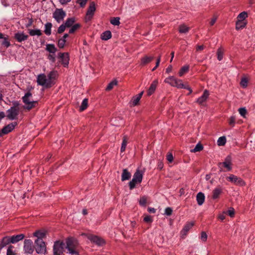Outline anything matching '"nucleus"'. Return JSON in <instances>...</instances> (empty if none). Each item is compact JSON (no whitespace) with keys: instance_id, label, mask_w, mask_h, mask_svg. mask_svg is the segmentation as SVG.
I'll use <instances>...</instances> for the list:
<instances>
[{"instance_id":"f257e3e1","label":"nucleus","mask_w":255,"mask_h":255,"mask_svg":"<svg viewBox=\"0 0 255 255\" xmlns=\"http://www.w3.org/2000/svg\"><path fill=\"white\" fill-rule=\"evenodd\" d=\"M65 248L68 253L72 255H80L79 253V243L78 241L73 237L67 238L65 240Z\"/></svg>"},{"instance_id":"f03ea898","label":"nucleus","mask_w":255,"mask_h":255,"mask_svg":"<svg viewBox=\"0 0 255 255\" xmlns=\"http://www.w3.org/2000/svg\"><path fill=\"white\" fill-rule=\"evenodd\" d=\"M12 106L6 111V117L9 120L17 119L20 110V103L18 101H15L12 102Z\"/></svg>"},{"instance_id":"7ed1b4c3","label":"nucleus","mask_w":255,"mask_h":255,"mask_svg":"<svg viewBox=\"0 0 255 255\" xmlns=\"http://www.w3.org/2000/svg\"><path fill=\"white\" fill-rule=\"evenodd\" d=\"M143 172L139 169H137L133 174L132 180L129 182L128 186L130 190L135 187L136 184H140L142 180Z\"/></svg>"},{"instance_id":"20e7f679","label":"nucleus","mask_w":255,"mask_h":255,"mask_svg":"<svg viewBox=\"0 0 255 255\" xmlns=\"http://www.w3.org/2000/svg\"><path fill=\"white\" fill-rule=\"evenodd\" d=\"M37 82L38 85L44 87L45 88H50L53 85V82L50 81L44 74L38 75Z\"/></svg>"},{"instance_id":"39448f33","label":"nucleus","mask_w":255,"mask_h":255,"mask_svg":"<svg viewBox=\"0 0 255 255\" xmlns=\"http://www.w3.org/2000/svg\"><path fill=\"white\" fill-rule=\"evenodd\" d=\"M226 179L236 186H244L246 184L243 179L234 174H230L226 178Z\"/></svg>"},{"instance_id":"423d86ee","label":"nucleus","mask_w":255,"mask_h":255,"mask_svg":"<svg viewBox=\"0 0 255 255\" xmlns=\"http://www.w3.org/2000/svg\"><path fill=\"white\" fill-rule=\"evenodd\" d=\"M35 250L38 254H45L46 253L45 243L41 239H36L35 241Z\"/></svg>"},{"instance_id":"0eeeda50","label":"nucleus","mask_w":255,"mask_h":255,"mask_svg":"<svg viewBox=\"0 0 255 255\" xmlns=\"http://www.w3.org/2000/svg\"><path fill=\"white\" fill-rule=\"evenodd\" d=\"M65 247V243L63 241L55 242L53 246V255H62Z\"/></svg>"},{"instance_id":"6e6552de","label":"nucleus","mask_w":255,"mask_h":255,"mask_svg":"<svg viewBox=\"0 0 255 255\" xmlns=\"http://www.w3.org/2000/svg\"><path fill=\"white\" fill-rule=\"evenodd\" d=\"M34 250L32 241L30 239H26L24 241L23 251L25 254L31 255Z\"/></svg>"},{"instance_id":"1a4fd4ad","label":"nucleus","mask_w":255,"mask_h":255,"mask_svg":"<svg viewBox=\"0 0 255 255\" xmlns=\"http://www.w3.org/2000/svg\"><path fill=\"white\" fill-rule=\"evenodd\" d=\"M66 16V12L62 8H57L53 13V17L58 23L61 22Z\"/></svg>"},{"instance_id":"9d476101","label":"nucleus","mask_w":255,"mask_h":255,"mask_svg":"<svg viewBox=\"0 0 255 255\" xmlns=\"http://www.w3.org/2000/svg\"><path fill=\"white\" fill-rule=\"evenodd\" d=\"M17 125V122H14L4 126L1 129H0L2 136L11 132Z\"/></svg>"},{"instance_id":"9b49d317","label":"nucleus","mask_w":255,"mask_h":255,"mask_svg":"<svg viewBox=\"0 0 255 255\" xmlns=\"http://www.w3.org/2000/svg\"><path fill=\"white\" fill-rule=\"evenodd\" d=\"M221 165L226 168L227 171H231L232 169V157L231 155H228L225 159V161L223 162H220L218 163V166L220 167Z\"/></svg>"},{"instance_id":"f8f14e48","label":"nucleus","mask_w":255,"mask_h":255,"mask_svg":"<svg viewBox=\"0 0 255 255\" xmlns=\"http://www.w3.org/2000/svg\"><path fill=\"white\" fill-rule=\"evenodd\" d=\"M95 11V3L94 1H92L90 3V5L88 8L86 13V19L88 20H90L92 18Z\"/></svg>"},{"instance_id":"ddd939ff","label":"nucleus","mask_w":255,"mask_h":255,"mask_svg":"<svg viewBox=\"0 0 255 255\" xmlns=\"http://www.w3.org/2000/svg\"><path fill=\"white\" fill-rule=\"evenodd\" d=\"M194 225V222H187L180 232L181 237L184 238Z\"/></svg>"},{"instance_id":"4468645a","label":"nucleus","mask_w":255,"mask_h":255,"mask_svg":"<svg viewBox=\"0 0 255 255\" xmlns=\"http://www.w3.org/2000/svg\"><path fill=\"white\" fill-rule=\"evenodd\" d=\"M59 58L61 59L62 64L65 67L68 66L69 61V56L68 53H59Z\"/></svg>"},{"instance_id":"2eb2a0df","label":"nucleus","mask_w":255,"mask_h":255,"mask_svg":"<svg viewBox=\"0 0 255 255\" xmlns=\"http://www.w3.org/2000/svg\"><path fill=\"white\" fill-rule=\"evenodd\" d=\"M175 83H176L175 85H174V87H177V88L185 89L189 90V93L188 95L190 94L192 92V90L191 89V88L189 86L185 85L182 83V81L181 80L176 79Z\"/></svg>"},{"instance_id":"dca6fc26","label":"nucleus","mask_w":255,"mask_h":255,"mask_svg":"<svg viewBox=\"0 0 255 255\" xmlns=\"http://www.w3.org/2000/svg\"><path fill=\"white\" fill-rule=\"evenodd\" d=\"M28 37L27 35L25 34L23 32H17L14 34V38L18 42H21L26 40Z\"/></svg>"},{"instance_id":"f3484780","label":"nucleus","mask_w":255,"mask_h":255,"mask_svg":"<svg viewBox=\"0 0 255 255\" xmlns=\"http://www.w3.org/2000/svg\"><path fill=\"white\" fill-rule=\"evenodd\" d=\"M25 237V236L23 234H20L17 235H14L12 236H9V239H10V242L11 244H15L19 241L22 240Z\"/></svg>"},{"instance_id":"a211bd4d","label":"nucleus","mask_w":255,"mask_h":255,"mask_svg":"<svg viewBox=\"0 0 255 255\" xmlns=\"http://www.w3.org/2000/svg\"><path fill=\"white\" fill-rule=\"evenodd\" d=\"M23 102L25 104V106L23 107L24 109L28 111L35 107L38 104V102L37 101H30V100H28L26 102L25 101Z\"/></svg>"},{"instance_id":"6ab92c4d","label":"nucleus","mask_w":255,"mask_h":255,"mask_svg":"<svg viewBox=\"0 0 255 255\" xmlns=\"http://www.w3.org/2000/svg\"><path fill=\"white\" fill-rule=\"evenodd\" d=\"M209 95V91L207 90H205L204 91L203 95L197 100V103L199 105H202L203 103H204L207 100Z\"/></svg>"},{"instance_id":"aec40b11","label":"nucleus","mask_w":255,"mask_h":255,"mask_svg":"<svg viewBox=\"0 0 255 255\" xmlns=\"http://www.w3.org/2000/svg\"><path fill=\"white\" fill-rule=\"evenodd\" d=\"M89 240L96 244L101 246L105 243L104 241L97 236H92L89 238Z\"/></svg>"},{"instance_id":"412c9836","label":"nucleus","mask_w":255,"mask_h":255,"mask_svg":"<svg viewBox=\"0 0 255 255\" xmlns=\"http://www.w3.org/2000/svg\"><path fill=\"white\" fill-rule=\"evenodd\" d=\"M158 82L157 80H154L152 83L151 84L148 91H147V95L148 96L151 95L155 91L156 87L158 85Z\"/></svg>"},{"instance_id":"4be33fe9","label":"nucleus","mask_w":255,"mask_h":255,"mask_svg":"<svg viewBox=\"0 0 255 255\" xmlns=\"http://www.w3.org/2000/svg\"><path fill=\"white\" fill-rule=\"evenodd\" d=\"M222 193V187L219 186L217 187L213 190L212 199H218Z\"/></svg>"},{"instance_id":"5701e85b","label":"nucleus","mask_w":255,"mask_h":255,"mask_svg":"<svg viewBox=\"0 0 255 255\" xmlns=\"http://www.w3.org/2000/svg\"><path fill=\"white\" fill-rule=\"evenodd\" d=\"M10 242L9 236H5L0 240V250H1L6 246L8 245Z\"/></svg>"},{"instance_id":"b1692460","label":"nucleus","mask_w":255,"mask_h":255,"mask_svg":"<svg viewBox=\"0 0 255 255\" xmlns=\"http://www.w3.org/2000/svg\"><path fill=\"white\" fill-rule=\"evenodd\" d=\"M143 91L141 92L138 95L133 97L131 100L132 105L133 106H135L138 105L139 100H140L143 94Z\"/></svg>"},{"instance_id":"393cba45","label":"nucleus","mask_w":255,"mask_h":255,"mask_svg":"<svg viewBox=\"0 0 255 255\" xmlns=\"http://www.w3.org/2000/svg\"><path fill=\"white\" fill-rule=\"evenodd\" d=\"M131 177V173L127 169H124L122 174L121 180L122 181L129 180Z\"/></svg>"},{"instance_id":"a878e982","label":"nucleus","mask_w":255,"mask_h":255,"mask_svg":"<svg viewBox=\"0 0 255 255\" xmlns=\"http://www.w3.org/2000/svg\"><path fill=\"white\" fill-rule=\"evenodd\" d=\"M196 200L197 203L199 205H202L205 201V195L204 194L201 192H199L196 196Z\"/></svg>"},{"instance_id":"bb28decb","label":"nucleus","mask_w":255,"mask_h":255,"mask_svg":"<svg viewBox=\"0 0 255 255\" xmlns=\"http://www.w3.org/2000/svg\"><path fill=\"white\" fill-rule=\"evenodd\" d=\"M154 59L153 56H145L141 59V65L144 66L151 62Z\"/></svg>"},{"instance_id":"cd10ccee","label":"nucleus","mask_w":255,"mask_h":255,"mask_svg":"<svg viewBox=\"0 0 255 255\" xmlns=\"http://www.w3.org/2000/svg\"><path fill=\"white\" fill-rule=\"evenodd\" d=\"M112 37V33L110 30L103 32L101 35V38L103 40H108Z\"/></svg>"},{"instance_id":"c85d7f7f","label":"nucleus","mask_w":255,"mask_h":255,"mask_svg":"<svg viewBox=\"0 0 255 255\" xmlns=\"http://www.w3.org/2000/svg\"><path fill=\"white\" fill-rule=\"evenodd\" d=\"M46 50L49 53L54 54L57 51V48L53 44H47Z\"/></svg>"},{"instance_id":"c756f323","label":"nucleus","mask_w":255,"mask_h":255,"mask_svg":"<svg viewBox=\"0 0 255 255\" xmlns=\"http://www.w3.org/2000/svg\"><path fill=\"white\" fill-rule=\"evenodd\" d=\"M176 79V78L173 76H170L164 80V82L169 84L172 87H174V85H175Z\"/></svg>"},{"instance_id":"7c9ffc66","label":"nucleus","mask_w":255,"mask_h":255,"mask_svg":"<svg viewBox=\"0 0 255 255\" xmlns=\"http://www.w3.org/2000/svg\"><path fill=\"white\" fill-rule=\"evenodd\" d=\"M52 26V24L50 22H47L45 24V30L44 33L47 35H50L51 34V28Z\"/></svg>"},{"instance_id":"2f4dec72","label":"nucleus","mask_w":255,"mask_h":255,"mask_svg":"<svg viewBox=\"0 0 255 255\" xmlns=\"http://www.w3.org/2000/svg\"><path fill=\"white\" fill-rule=\"evenodd\" d=\"M246 25V23L241 20H238L236 23V29L238 30L244 28Z\"/></svg>"},{"instance_id":"473e14b6","label":"nucleus","mask_w":255,"mask_h":255,"mask_svg":"<svg viewBox=\"0 0 255 255\" xmlns=\"http://www.w3.org/2000/svg\"><path fill=\"white\" fill-rule=\"evenodd\" d=\"M75 21V18L74 17L68 18L64 24L66 27H70L74 24Z\"/></svg>"},{"instance_id":"72a5a7b5","label":"nucleus","mask_w":255,"mask_h":255,"mask_svg":"<svg viewBox=\"0 0 255 255\" xmlns=\"http://www.w3.org/2000/svg\"><path fill=\"white\" fill-rule=\"evenodd\" d=\"M128 143V137L126 135L124 136L123 138V141L122 143V146L121 148V151L123 152L125 151L126 146Z\"/></svg>"},{"instance_id":"f704fd0d","label":"nucleus","mask_w":255,"mask_h":255,"mask_svg":"<svg viewBox=\"0 0 255 255\" xmlns=\"http://www.w3.org/2000/svg\"><path fill=\"white\" fill-rule=\"evenodd\" d=\"M190 29V28L185 24H181L179 26V32L181 33H186Z\"/></svg>"},{"instance_id":"c9c22d12","label":"nucleus","mask_w":255,"mask_h":255,"mask_svg":"<svg viewBox=\"0 0 255 255\" xmlns=\"http://www.w3.org/2000/svg\"><path fill=\"white\" fill-rule=\"evenodd\" d=\"M28 33L31 36H40L42 35L41 31L40 29H29Z\"/></svg>"},{"instance_id":"e433bc0d","label":"nucleus","mask_w":255,"mask_h":255,"mask_svg":"<svg viewBox=\"0 0 255 255\" xmlns=\"http://www.w3.org/2000/svg\"><path fill=\"white\" fill-rule=\"evenodd\" d=\"M33 236L36 237L37 238V239L42 240L45 236V233L40 231H36L33 233Z\"/></svg>"},{"instance_id":"4c0bfd02","label":"nucleus","mask_w":255,"mask_h":255,"mask_svg":"<svg viewBox=\"0 0 255 255\" xmlns=\"http://www.w3.org/2000/svg\"><path fill=\"white\" fill-rule=\"evenodd\" d=\"M2 40L1 42V46L7 48L10 45V42L8 40V36L7 37H3V38H2Z\"/></svg>"},{"instance_id":"58836bf2","label":"nucleus","mask_w":255,"mask_h":255,"mask_svg":"<svg viewBox=\"0 0 255 255\" xmlns=\"http://www.w3.org/2000/svg\"><path fill=\"white\" fill-rule=\"evenodd\" d=\"M88 100L87 98L84 99L81 104V106L80 107V111H83L86 110L88 107Z\"/></svg>"},{"instance_id":"ea45409f","label":"nucleus","mask_w":255,"mask_h":255,"mask_svg":"<svg viewBox=\"0 0 255 255\" xmlns=\"http://www.w3.org/2000/svg\"><path fill=\"white\" fill-rule=\"evenodd\" d=\"M14 249V247L13 246L9 245L7 249L6 255H17Z\"/></svg>"},{"instance_id":"a19ab883","label":"nucleus","mask_w":255,"mask_h":255,"mask_svg":"<svg viewBox=\"0 0 255 255\" xmlns=\"http://www.w3.org/2000/svg\"><path fill=\"white\" fill-rule=\"evenodd\" d=\"M189 69V66L188 65H185L183 66L179 72V76H182L185 73H187Z\"/></svg>"},{"instance_id":"79ce46f5","label":"nucleus","mask_w":255,"mask_h":255,"mask_svg":"<svg viewBox=\"0 0 255 255\" xmlns=\"http://www.w3.org/2000/svg\"><path fill=\"white\" fill-rule=\"evenodd\" d=\"M81 25L79 23H76L73 25L69 29V33L71 34L74 33L78 29L80 28Z\"/></svg>"},{"instance_id":"37998d69","label":"nucleus","mask_w":255,"mask_h":255,"mask_svg":"<svg viewBox=\"0 0 255 255\" xmlns=\"http://www.w3.org/2000/svg\"><path fill=\"white\" fill-rule=\"evenodd\" d=\"M203 149V146L200 143H198L196 144L195 148L191 150V152H196L198 151H200Z\"/></svg>"},{"instance_id":"c03bdc74","label":"nucleus","mask_w":255,"mask_h":255,"mask_svg":"<svg viewBox=\"0 0 255 255\" xmlns=\"http://www.w3.org/2000/svg\"><path fill=\"white\" fill-rule=\"evenodd\" d=\"M118 82L116 80H113L111 81L107 86L106 90V91H110L111 90L114 86L117 85Z\"/></svg>"},{"instance_id":"a18cd8bd","label":"nucleus","mask_w":255,"mask_h":255,"mask_svg":"<svg viewBox=\"0 0 255 255\" xmlns=\"http://www.w3.org/2000/svg\"><path fill=\"white\" fill-rule=\"evenodd\" d=\"M226 138L225 136L220 137L217 140L218 145L219 146H223L226 144Z\"/></svg>"},{"instance_id":"49530a36","label":"nucleus","mask_w":255,"mask_h":255,"mask_svg":"<svg viewBox=\"0 0 255 255\" xmlns=\"http://www.w3.org/2000/svg\"><path fill=\"white\" fill-rule=\"evenodd\" d=\"M120 18L119 17H113L110 20V22L114 25H119Z\"/></svg>"},{"instance_id":"de8ad7c7","label":"nucleus","mask_w":255,"mask_h":255,"mask_svg":"<svg viewBox=\"0 0 255 255\" xmlns=\"http://www.w3.org/2000/svg\"><path fill=\"white\" fill-rule=\"evenodd\" d=\"M57 72L55 71H51L48 74V78L50 81H52V80L55 79L56 77L57 76Z\"/></svg>"},{"instance_id":"09e8293b","label":"nucleus","mask_w":255,"mask_h":255,"mask_svg":"<svg viewBox=\"0 0 255 255\" xmlns=\"http://www.w3.org/2000/svg\"><path fill=\"white\" fill-rule=\"evenodd\" d=\"M247 16H248L247 12L246 11H243V12H242L241 13H240L238 15L237 18H238V20H241L242 21H243V20L244 19H245L247 17Z\"/></svg>"},{"instance_id":"8fccbe9b","label":"nucleus","mask_w":255,"mask_h":255,"mask_svg":"<svg viewBox=\"0 0 255 255\" xmlns=\"http://www.w3.org/2000/svg\"><path fill=\"white\" fill-rule=\"evenodd\" d=\"M66 41V40H64V39H62L61 38L59 39V40L58 41V43H57L58 47L59 48H63L65 45Z\"/></svg>"},{"instance_id":"3c124183","label":"nucleus","mask_w":255,"mask_h":255,"mask_svg":"<svg viewBox=\"0 0 255 255\" xmlns=\"http://www.w3.org/2000/svg\"><path fill=\"white\" fill-rule=\"evenodd\" d=\"M226 214H228L230 217L233 218L235 216V210L233 208L231 207L229 210L225 212Z\"/></svg>"},{"instance_id":"603ef678","label":"nucleus","mask_w":255,"mask_h":255,"mask_svg":"<svg viewBox=\"0 0 255 255\" xmlns=\"http://www.w3.org/2000/svg\"><path fill=\"white\" fill-rule=\"evenodd\" d=\"M146 201H147L146 197L145 196H142V197H140L139 201V203L140 205H141L142 206H145L146 204Z\"/></svg>"},{"instance_id":"864d4df0","label":"nucleus","mask_w":255,"mask_h":255,"mask_svg":"<svg viewBox=\"0 0 255 255\" xmlns=\"http://www.w3.org/2000/svg\"><path fill=\"white\" fill-rule=\"evenodd\" d=\"M248 80L245 78H243L241 79V81L240 82V85L243 88H246L248 86Z\"/></svg>"},{"instance_id":"5fc2aeb1","label":"nucleus","mask_w":255,"mask_h":255,"mask_svg":"<svg viewBox=\"0 0 255 255\" xmlns=\"http://www.w3.org/2000/svg\"><path fill=\"white\" fill-rule=\"evenodd\" d=\"M31 96H32V94L31 93V92L29 91L27 92L26 93H25L24 96L22 98V101L26 102L28 100H29V98Z\"/></svg>"},{"instance_id":"6e6d98bb","label":"nucleus","mask_w":255,"mask_h":255,"mask_svg":"<svg viewBox=\"0 0 255 255\" xmlns=\"http://www.w3.org/2000/svg\"><path fill=\"white\" fill-rule=\"evenodd\" d=\"M66 26L64 23L62 24L57 29V33L59 34L62 33L65 30Z\"/></svg>"},{"instance_id":"4d7b16f0","label":"nucleus","mask_w":255,"mask_h":255,"mask_svg":"<svg viewBox=\"0 0 255 255\" xmlns=\"http://www.w3.org/2000/svg\"><path fill=\"white\" fill-rule=\"evenodd\" d=\"M239 112L240 114L244 118L245 117L247 113V110L245 108H241L239 109Z\"/></svg>"},{"instance_id":"13d9d810","label":"nucleus","mask_w":255,"mask_h":255,"mask_svg":"<svg viewBox=\"0 0 255 255\" xmlns=\"http://www.w3.org/2000/svg\"><path fill=\"white\" fill-rule=\"evenodd\" d=\"M200 238H201V240L203 242H206L207 239V235L206 233L205 232H202L201 234Z\"/></svg>"},{"instance_id":"bf43d9fd","label":"nucleus","mask_w":255,"mask_h":255,"mask_svg":"<svg viewBox=\"0 0 255 255\" xmlns=\"http://www.w3.org/2000/svg\"><path fill=\"white\" fill-rule=\"evenodd\" d=\"M172 212H173L172 209L170 207H167L165 209V214L167 216L171 215Z\"/></svg>"},{"instance_id":"052dcab7","label":"nucleus","mask_w":255,"mask_h":255,"mask_svg":"<svg viewBox=\"0 0 255 255\" xmlns=\"http://www.w3.org/2000/svg\"><path fill=\"white\" fill-rule=\"evenodd\" d=\"M218 59L221 61L223 58V53L220 50L218 49L217 51Z\"/></svg>"},{"instance_id":"680f3d73","label":"nucleus","mask_w":255,"mask_h":255,"mask_svg":"<svg viewBox=\"0 0 255 255\" xmlns=\"http://www.w3.org/2000/svg\"><path fill=\"white\" fill-rule=\"evenodd\" d=\"M236 118L234 116H232L229 120V125L232 126L233 127L235 125Z\"/></svg>"},{"instance_id":"e2e57ef3","label":"nucleus","mask_w":255,"mask_h":255,"mask_svg":"<svg viewBox=\"0 0 255 255\" xmlns=\"http://www.w3.org/2000/svg\"><path fill=\"white\" fill-rule=\"evenodd\" d=\"M87 0H77V2L79 3L81 7H83L86 4Z\"/></svg>"},{"instance_id":"0e129e2a","label":"nucleus","mask_w":255,"mask_h":255,"mask_svg":"<svg viewBox=\"0 0 255 255\" xmlns=\"http://www.w3.org/2000/svg\"><path fill=\"white\" fill-rule=\"evenodd\" d=\"M166 159L169 162H172L173 160L172 154L171 153H168L167 155Z\"/></svg>"},{"instance_id":"69168bd1","label":"nucleus","mask_w":255,"mask_h":255,"mask_svg":"<svg viewBox=\"0 0 255 255\" xmlns=\"http://www.w3.org/2000/svg\"><path fill=\"white\" fill-rule=\"evenodd\" d=\"M143 221L145 222H146V223H151L152 222V220L151 219V216H146L144 219H143Z\"/></svg>"},{"instance_id":"338daca9","label":"nucleus","mask_w":255,"mask_h":255,"mask_svg":"<svg viewBox=\"0 0 255 255\" xmlns=\"http://www.w3.org/2000/svg\"><path fill=\"white\" fill-rule=\"evenodd\" d=\"M48 59L52 62H54L55 61V56L53 55L49 54L48 56Z\"/></svg>"},{"instance_id":"774afa93","label":"nucleus","mask_w":255,"mask_h":255,"mask_svg":"<svg viewBox=\"0 0 255 255\" xmlns=\"http://www.w3.org/2000/svg\"><path fill=\"white\" fill-rule=\"evenodd\" d=\"M33 21L32 18H29L28 20V22L25 25L26 27L28 28V27L31 26L32 24Z\"/></svg>"}]
</instances>
